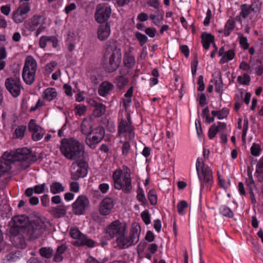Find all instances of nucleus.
Instances as JSON below:
<instances>
[{"instance_id": "obj_4", "label": "nucleus", "mask_w": 263, "mask_h": 263, "mask_svg": "<svg viewBox=\"0 0 263 263\" xmlns=\"http://www.w3.org/2000/svg\"><path fill=\"white\" fill-rule=\"evenodd\" d=\"M115 188L122 190L125 193H128L132 189L130 178V171L127 167L123 168V172L116 170L112 175Z\"/></svg>"}, {"instance_id": "obj_6", "label": "nucleus", "mask_w": 263, "mask_h": 263, "mask_svg": "<svg viewBox=\"0 0 263 263\" xmlns=\"http://www.w3.org/2000/svg\"><path fill=\"white\" fill-rule=\"evenodd\" d=\"M140 232L141 227L139 224L137 222L133 223L129 237H125L124 233L117 238L118 247L124 249L137 243L139 240Z\"/></svg>"}, {"instance_id": "obj_11", "label": "nucleus", "mask_w": 263, "mask_h": 263, "mask_svg": "<svg viewBox=\"0 0 263 263\" xmlns=\"http://www.w3.org/2000/svg\"><path fill=\"white\" fill-rule=\"evenodd\" d=\"M5 84L7 89L13 97L16 98L20 95L22 86L19 77L7 78Z\"/></svg>"}, {"instance_id": "obj_48", "label": "nucleus", "mask_w": 263, "mask_h": 263, "mask_svg": "<svg viewBox=\"0 0 263 263\" xmlns=\"http://www.w3.org/2000/svg\"><path fill=\"white\" fill-rule=\"evenodd\" d=\"M261 6V3L259 2V0H254L253 3L250 6L252 11H259Z\"/></svg>"}, {"instance_id": "obj_61", "label": "nucleus", "mask_w": 263, "mask_h": 263, "mask_svg": "<svg viewBox=\"0 0 263 263\" xmlns=\"http://www.w3.org/2000/svg\"><path fill=\"white\" fill-rule=\"evenodd\" d=\"M1 11L2 13L6 15H8L10 11V5H6L3 6L1 8Z\"/></svg>"}, {"instance_id": "obj_23", "label": "nucleus", "mask_w": 263, "mask_h": 263, "mask_svg": "<svg viewBox=\"0 0 263 263\" xmlns=\"http://www.w3.org/2000/svg\"><path fill=\"white\" fill-rule=\"evenodd\" d=\"M201 43L203 48L207 50L209 48L210 43H213L214 37L211 34L206 32H203L201 35Z\"/></svg>"}, {"instance_id": "obj_44", "label": "nucleus", "mask_w": 263, "mask_h": 263, "mask_svg": "<svg viewBox=\"0 0 263 263\" xmlns=\"http://www.w3.org/2000/svg\"><path fill=\"white\" fill-rule=\"evenodd\" d=\"M188 204L185 201L182 200L179 202L177 205V210L179 214L182 215L183 214V210L186 208Z\"/></svg>"}, {"instance_id": "obj_3", "label": "nucleus", "mask_w": 263, "mask_h": 263, "mask_svg": "<svg viewBox=\"0 0 263 263\" xmlns=\"http://www.w3.org/2000/svg\"><path fill=\"white\" fill-rule=\"evenodd\" d=\"M104 58V68L105 71L109 73L112 72L119 68L121 64V49L115 45V43L110 44L106 48Z\"/></svg>"}, {"instance_id": "obj_14", "label": "nucleus", "mask_w": 263, "mask_h": 263, "mask_svg": "<svg viewBox=\"0 0 263 263\" xmlns=\"http://www.w3.org/2000/svg\"><path fill=\"white\" fill-rule=\"evenodd\" d=\"M111 8L106 4H99L97 7L95 13L96 21L99 23L106 21L110 17Z\"/></svg>"}, {"instance_id": "obj_13", "label": "nucleus", "mask_w": 263, "mask_h": 263, "mask_svg": "<svg viewBox=\"0 0 263 263\" xmlns=\"http://www.w3.org/2000/svg\"><path fill=\"white\" fill-rule=\"evenodd\" d=\"M125 224H123L119 220H116L111 222L106 229V233L111 238L115 237H118L121 235L125 233L126 230Z\"/></svg>"}, {"instance_id": "obj_60", "label": "nucleus", "mask_w": 263, "mask_h": 263, "mask_svg": "<svg viewBox=\"0 0 263 263\" xmlns=\"http://www.w3.org/2000/svg\"><path fill=\"white\" fill-rule=\"evenodd\" d=\"M40 19H41V16L39 15H34L32 17V18L31 20V24L33 25V26L35 29L36 26L39 25Z\"/></svg>"}, {"instance_id": "obj_2", "label": "nucleus", "mask_w": 263, "mask_h": 263, "mask_svg": "<svg viewBox=\"0 0 263 263\" xmlns=\"http://www.w3.org/2000/svg\"><path fill=\"white\" fill-rule=\"evenodd\" d=\"M60 150L66 158L71 160L84 158L83 145L73 138L63 139L61 141Z\"/></svg>"}, {"instance_id": "obj_62", "label": "nucleus", "mask_w": 263, "mask_h": 263, "mask_svg": "<svg viewBox=\"0 0 263 263\" xmlns=\"http://www.w3.org/2000/svg\"><path fill=\"white\" fill-rule=\"evenodd\" d=\"M225 56L227 58V60H226L227 61L231 60L234 58V51L233 50H229L225 53V55H224L223 57Z\"/></svg>"}, {"instance_id": "obj_57", "label": "nucleus", "mask_w": 263, "mask_h": 263, "mask_svg": "<svg viewBox=\"0 0 263 263\" xmlns=\"http://www.w3.org/2000/svg\"><path fill=\"white\" fill-rule=\"evenodd\" d=\"M79 184L77 182L73 181L70 183V189L71 192L77 193L79 191Z\"/></svg>"}, {"instance_id": "obj_30", "label": "nucleus", "mask_w": 263, "mask_h": 263, "mask_svg": "<svg viewBox=\"0 0 263 263\" xmlns=\"http://www.w3.org/2000/svg\"><path fill=\"white\" fill-rule=\"evenodd\" d=\"M150 18L153 20V23L156 25H160L163 20V13L160 10L157 11V15L151 14Z\"/></svg>"}, {"instance_id": "obj_64", "label": "nucleus", "mask_w": 263, "mask_h": 263, "mask_svg": "<svg viewBox=\"0 0 263 263\" xmlns=\"http://www.w3.org/2000/svg\"><path fill=\"white\" fill-rule=\"evenodd\" d=\"M180 49L182 53L184 54L185 57L187 58L189 55V49L186 45H181L180 46Z\"/></svg>"}, {"instance_id": "obj_56", "label": "nucleus", "mask_w": 263, "mask_h": 263, "mask_svg": "<svg viewBox=\"0 0 263 263\" xmlns=\"http://www.w3.org/2000/svg\"><path fill=\"white\" fill-rule=\"evenodd\" d=\"M240 44L245 49L249 48V44L247 42V39L246 37L241 36L239 38Z\"/></svg>"}, {"instance_id": "obj_51", "label": "nucleus", "mask_w": 263, "mask_h": 263, "mask_svg": "<svg viewBox=\"0 0 263 263\" xmlns=\"http://www.w3.org/2000/svg\"><path fill=\"white\" fill-rule=\"evenodd\" d=\"M50 36H42L39 41V45L41 48H44L47 44V42H49Z\"/></svg>"}, {"instance_id": "obj_26", "label": "nucleus", "mask_w": 263, "mask_h": 263, "mask_svg": "<svg viewBox=\"0 0 263 263\" xmlns=\"http://www.w3.org/2000/svg\"><path fill=\"white\" fill-rule=\"evenodd\" d=\"M43 98L48 101L52 100L57 97V93L55 89L53 88H48L46 89L44 92Z\"/></svg>"}, {"instance_id": "obj_47", "label": "nucleus", "mask_w": 263, "mask_h": 263, "mask_svg": "<svg viewBox=\"0 0 263 263\" xmlns=\"http://www.w3.org/2000/svg\"><path fill=\"white\" fill-rule=\"evenodd\" d=\"M260 148L258 144L253 143L251 148V154L254 156H257L259 155Z\"/></svg>"}, {"instance_id": "obj_22", "label": "nucleus", "mask_w": 263, "mask_h": 263, "mask_svg": "<svg viewBox=\"0 0 263 263\" xmlns=\"http://www.w3.org/2000/svg\"><path fill=\"white\" fill-rule=\"evenodd\" d=\"M114 85L108 82H103L99 86L98 92L100 96L104 97L113 89Z\"/></svg>"}, {"instance_id": "obj_49", "label": "nucleus", "mask_w": 263, "mask_h": 263, "mask_svg": "<svg viewBox=\"0 0 263 263\" xmlns=\"http://www.w3.org/2000/svg\"><path fill=\"white\" fill-rule=\"evenodd\" d=\"M221 213L225 216L229 217H232L233 216V213L232 211L228 207L223 206L221 209Z\"/></svg>"}, {"instance_id": "obj_31", "label": "nucleus", "mask_w": 263, "mask_h": 263, "mask_svg": "<svg viewBox=\"0 0 263 263\" xmlns=\"http://www.w3.org/2000/svg\"><path fill=\"white\" fill-rule=\"evenodd\" d=\"M40 255L45 258H50L53 254V250L50 248L43 247L39 250Z\"/></svg>"}, {"instance_id": "obj_55", "label": "nucleus", "mask_w": 263, "mask_h": 263, "mask_svg": "<svg viewBox=\"0 0 263 263\" xmlns=\"http://www.w3.org/2000/svg\"><path fill=\"white\" fill-rule=\"evenodd\" d=\"M198 85H199V87L198 88V90L199 91H202L204 89V84L203 82V77L202 76H200L198 78Z\"/></svg>"}, {"instance_id": "obj_16", "label": "nucleus", "mask_w": 263, "mask_h": 263, "mask_svg": "<svg viewBox=\"0 0 263 263\" xmlns=\"http://www.w3.org/2000/svg\"><path fill=\"white\" fill-rule=\"evenodd\" d=\"M114 207L112 199L110 198H104L99 205V212L102 215H108Z\"/></svg>"}, {"instance_id": "obj_32", "label": "nucleus", "mask_w": 263, "mask_h": 263, "mask_svg": "<svg viewBox=\"0 0 263 263\" xmlns=\"http://www.w3.org/2000/svg\"><path fill=\"white\" fill-rule=\"evenodd\" d=\"M92 133L93 134L94 136H96L97 139H99L101 141L104 138L105 130L102 127L98 126L93 130Z\"/></svg>"}, {"instance_id": "obj_58", "label": "nucleus", "mask_w": 263, "mask_h": 263, "mask_svg": "<svg viewBox=\"0 0 263 263\" xmlns=\"http://www.w3.org/2000/svg\"><path fill=\"white\" fill-rule=\"evenodd\" d=\"M145 33L151 37H154L157 32L156 29L147 28L145 30Z\"/></svg>"}, {"instance_id": "obj_17", "label": "nucleus", "mask_w": 263, "mask_h": 263, "mask_svg": "<svg viewBox=\"0 0 263 263\" xmlns=\"http://www.w3.org/2000/svg\"><path fill=\"white\" fill-rule=\"evenodd\" d=\"M126 132L129 133L130 139L134 138V133H133V128L132 125V123L127 122V121L122 119L121 120L118 125V133L121 134Z\"/></svg>"}, {"instance_id": "obj_46", "label": "nucleus", "mask_w": 263, "mask_h": 263, "mask_svg": "<svg viewBox=\"0 0 263 263\" xmlns=\"http://www.w3.org/2000/svg\"><path fill=\"white\" fill-rule=\"evenodd\" d=\"M148 200L152 205H155L157 204V198L155 192L153 190L149 191L148 196Z\"/></svg>"}, {"instance_id": "obj_37", "label": "nucleus", "mask_w": 263, "mask_h": 263, "mask_svg": "<svg viewBox=\"0 0 263 263\" xmlns=\"http://www.w3.org/2000/svg\"><path fill=\"white\" fill-rule=\"evenodd\" d=\"M241 10L240 15L244 18H246L249 15L251 11H252L250 7H248L246 4H243L241 6Z\"/></svg>"}, {"instance_id": "obj_43", "label": "nucleus", "mask_w": 263, "mask_h": 263, "mask_svg": "<svg viewBox=\"0 0 263 263\" xmlns=\"http://www.w3.org/2000/svg\"><path fill=\"white\" fill-rule=\"evenodd\" d=\"M219 132L215 124L211 126L208 132V136L210 139H212L215 137L217 133Z\"/></svg>"}, {"instance_id": "obj_28", "label": "nucleus", "mask_w": 263, "mask_h": 263, "mask_svg": "<svg viewBox=\"0 0 263 263\" xmlns=\"http://www.w3.org/2000/svg\"><path fill=\"white\" fill-rule=\"evenodd\" d=\"M64 190V187L60 182H54L50 185V191L53 194L59 193Z\"/></svg>"}, {"instance_id": "obj_19", "label": "nucleus", "mask_w": 263, "mask_h": 263, "mask_svg": "<svg viewBox=\"0 0 263 263\" xmlns=\"http://www.w3.org/2000/svg\"><path fill=\"white\" fill-rule=\"evenodd\" d=\"M110 33V25L108 23L101 25L98 29V37L101 41L106 40Z\"/></svg>"}, {"instance_id": "obj_39", "label": "nucleus", "mask_w": 263, "mask_h": 263, "mask_svg": "<svg viewBox=\"0 0 263 263\" xmlns=\"http://www.w3.org/2000/svg\"><path fill=\"white\" fill-rule=\"evenodd\" d=\"M201 116L203 118H205V120L207 123H212L214 121V118L210 117L209 109L208 107L202 110Z\"/></svg>"}, {"instance_id": "obj_54", "label": "nucleus", "mask_w": 263, "mask_h": 263, "mask_svg": "<svg viewBox=\"0 0 263 263\" xmlns=\"http://www.w3.org/2000/svg\"><path fill=\"white\" fill-rule=\"evenodd\" d=\"M218 112V119H222L226 117L229 114V109L227 108H223Z\"/></svg>"}, {"instance_id": "obj_1", "label": "nucleus", "mask_w": 263, "mask_h": 263, "mask_svg": "<svg viewBox=\"0 0 263 263\" xmlns=\"http://www.w3.org/2000/svg\"><path fill=\"white\" fill-rule=\"evenodd\" d=\"M36 160V155L26 147L5 152L0 159V174L8 172L11 168V163L15 161H22V167L25 169Z\"/></svg>"}, {"instance_id": "obj_41", "label": "nucleus", "mask_w": 263, "mask_h": 263, "mask_svg": "<svg viewBox=\"0 0 263 263\" xmlns=\"http://www.w3.org/2000/svg\"><path fill=\"white\" fill-rule=\"evenodd\" d=\"M223 82L222 81V78L220 75V73H219V78L218 80H216L215 81V91L217 92H222V87H223Z\"/></svg>"}, {"instance_id": "obj_7", "label": "nucleus", "mask_w": 263, "mask_h": 263, "mask_svg": "<svg viewBox=\"0 0 263 263\" xmlns=\"http://www.w3.org/2000/svg\"><path fill=\"white\" fill-rule=\"evenodd\" d=\"M36 69V61L31 56H28L26 58L22 71V78L26 84L31 85L33 83Z\"/></svg>"}, {"instance_id": "obj_18", "label": "nucleus", "mask_w": 263, "mask_h": 263, "mask_svg": "<svg viewBox=\"0 0 263 263\" xmlns=\"http://www.w3.org/2000/svg\"><path fill=\"white\" fill-rule=\"evenodd\" d=\"M89 104L95 108L93 111V115L96 118H99L103 115L106 111V107L102 103L97 102L94 100H90Z\"/></svg>"}, {"instance_id": "obj_8", "label": "nucleus", "mask_w": 263, "mask_h": 263, "mask_svg": "<svg viewBox=\"0 0 263 263\" xmlns=\"http://www.w3.org/2000/svg\"><path fill=\"white\" fill-rule=\"evenodd\" d=\"M88 164L83 158L76 160L72 163L70 167L71 178L77 180L80 178H83L87 174Z\"/></svg>"}, {"instance_id": "obj_42", "label": "nucleus", "mask_w": 263, "mask_h": 263, "mask_svg": "<svg viewBox=\"0 0 263 263\" xmlns=\"http://www.w3.org/2000/svg\"><path fill=\"white\" fill-rule=\"evenodd\" d=\"M26 17L23 14L20 13L17 10H16L13 15V19L16 23H22Z\"/></svg>"}, {"instance_id": "obj_45", "label": "nucleus", "mask_w": 263, "mask_h": 263, "mask_svg": "<svg viewBox=\"0 0 263 263\" xmlns=\"http://www.w3.org/2000/svg\"><path fill=\"white\" fill-rule=\"evenodd\" d=\"M75 114L80 116L84 115L86 111V107L84 105H77L75 107Z\"/></svg>"}, {"instance_id": "obj_12", "label": "nucleus", "mask_w": 263, "mask_h": 263, "mask_svg": "<svg viewBox=\"0 0 263 263\" xmlns=\"http://www.w3.org/2000/svg\"><path fill=\"white\" fill-rule=\"evenodd\" d=\"M70 235L74 239H77L78 240L75 242V244L81 246H87L89 247H92L94 246V241L89 239L86 235L81 233L78 228H71L70 232Z\"/></svg>"}, {"instance_id": "obj_36", "label": "nucleus", "mask_w": 263, "mask_h": 263, "mask_svg": "<svg viewBox=\"0 0 263 263\" xmlns=\"http://www.w3.org/2000/svg\"><path fill=\"white\" fill-rule=\"evenodd\" d=\"M250 80V77L247 73L243 74L242 76H238L237 78V81L240 84L246 85L249 84Z\"/></svg>"}, {"instance_id": "obj_15", "label": "nucleus", "mask_w": 263, "mask_h": 263, "mask_svg": "<svg viewBox=\"0 0 263 263\" xmlns=\"http://www.w3.org/2000/svg\"><path fill=\"white\" fill-rule=\"evenodd\" d=\"M28 127L29 130L32 133V138L34 141H39L43 138L45 131L36 124L34 119H31L29 121Z\"/></svg>"}, {"instance_id": "obj_27", "label": "nucleus", "mask_w": 263, "mask_h": 263, "mask_svg": "<svg viewBox=\"0 0 263 263\" xmlns=\"http://www.w3.org/2000/svg\"><path fill=\"white\" fill-rule=\"evenodd\" d=\"M127 82L128 78L124 76H118L114 80V83L116 85V86L119 89H121L124 87L127 84Z\"/></svg>"}, {"instance_id": "obj_21", "label": "nucleus", "mask_w": 263, "mask_h": 263, "mask_svg": "<svg viewBox=\"0 0 263 263\" xmlns=\"http://www.w3.org/2000/svg\"><path fill=\"white\" fill-rule=\"evenodd\" d=\"M14 224L20 228H26L29 223V218L24 215L15 216L12 219Z\"/></svg>"}, {"instance_id": "obj_5", "label": "nucleus", "mask_w": 263, "mask_h": 263, "mask_svg": "<svg viewBox=\"0 0 263 263\" xmlns=\"http://www.w3.org/2000/svg\"><path fill=\"white\" fill-rule=\"evenodd\" d=\"M46 229V225L41 219L37 218L30 221L23 229L24 234L29 240H34L42 236Z\"/></svg>"}, {"instance_id": "obj_10", "label": "nucleus", "mask_w": 263, "mask_h": 263, "mask_svg": "<svg viewBox=\"0 0 263 263\" xmlns=\"http://www.w3.org/2000/svg\"><path fill=\"white\" fill-rule=\"evenodd\" d=\"M89 206V201L88 198L85 195H81L72 203V212L77 215H83Z\"/></svg>"}, {"instance_id": "obj_50", "label": "nucleus", "mask_w": 263, "mask_h": 263, "mask_svg": "<svg viewBox=\"0 0 263 263\" xmlns=\"http://www.w3.org/2000/svg\"><path fill=\"white\" fill-rule=\"evenodd\" d=\"M141 217L142 220L146 224H148L151 223L149 214L147 211H144L141 213Z\"/></svg>"}, {"instance_id": "obj_63", "label": "nucleus", "mask_w": 263, "mask_h": 263, "mask_svg": "<svg viewBox=\"0 0 263 263\" xmlns=\"http://www.w3.org/2000/svg\"><path fill=\"white\" fill-rule=\"evenodd\" d=\"M257 62L258 64L257 65V66L255 68L256 73L258 76H261L263 73V66L260 62L257 61Z\"/></svg>"}, {"instance_id": "obj_25", "label": "nucleus", "mask_w": 263, "mask_h": 263, "mask_svg": "<svg viewBox=\"0 0 263 263\" xmlns=\"http://www.w3.org/2000/svg\"><path fill=\"white\" fill-rule=\"evenodd\" d=\"M235 22L234 18L229 19L224 26L223 31H219V32H223L225 36H228L235 27Z\"/></svg>"}, {"instance_id": "obj_24", "label": "nucleus", "mask_w": 263, "mask_h": 263, "mask_svg": "<svg viewBox=\"0 0 263 263\" xmlns=\"http://www.w3.org/2000/svg\"><path fill=\"white\" fill-rule=\"evenodd\" d=\"M50 212L54 217L59 218L65 215L66 209L65 206L59 205L57 207L52 208Z\"/></svg>"}, {"instance_id": "obj_34", "label": "nucleus", "mask_w": 263, "mask_h": 263, "mask_svg": "<svg viewBox=\"0 0 263 263\" xmlns=\"http://www.w3.org/2000/svg\"><path fill=\"white\" fill-rule=\"evenodd\" d=\"M25 228H20L16 227V225L13 224L10 229V233L11 235L14 236V237L18 235H21L20 233L24 234V230Z\"/></svg>"}, {"instance_id": "obj_38", "label": "nucleus", "mask_w": 263, "mask_h": 263, "mask_svg": "<svg viewBox=\"0 0 263 263\" xmlns=\"http://www.w3.org/2000/svg\"><path fill=\"white\" fill-rule=\"evenodd\" d=\"M135 36L137 39L139 41L140 45L141 46H143L148 41L147 37L140 32H136Z\"/></svg>"}, {"instance_id": "obj_40", "label": "nucleus", "mask_w": 263, "mask_h": 263, "mask_svg": "<svg viewBox=\"0 0 263 263\" xmlns=\"http://www.w3.org/2000/svg\"><path fill=\"white\" fill-rule=\"evenodd\" d=\"M26 126L25 125H21L18 126V127L15 130V134L16 137L17 138H22L24 136V133L26 130Z\"/></svg>"}, {"instance_id": "obj_33", "label": "nucleus", "mask_w": 263, "mask_h": 263, "mask_svg": "<svg viewBox=\"0 0 263 263\" xmlns=\"http://www.w3.org/2000/svg\"><path fill=\"white\" fill-rule=\"evenodd\" d=\"M100 141L99 139H97L96 136H94L91 138H89L88 136H87L85 139L86 143L92 148H95L96 144L99 143Z\"/></svg>"}, {"instance_id": "obj_53", "label": "nucleus", "mask_w": 263, "mask_h": 263, "mask_svg": "<svg viewBox=\"0 0 263 263\" xmlns=\"http://www.w3.org/2000/svg\"><path fill=\"white\" fill-rule=\"evenodd\" d=\"M30 8L28 5L21 6L16 10L24 16L29 12Z\"/></svg>"}, {"instance_id": "obj_35", "label": "nucleus", "mask_w": 263, "mask_h": 263, "mask_svg": "<svg viewBox=\"0 0 263 263\" xmlns=\"http://www.w3.org/2000/svg\"><path fill=\"white\" fill-rule=\"evenodd\" d=\"M14 241L18 247L24 248L26 246L24 237L21 234L15 236L14 238Z\"/></svg>"}, {"instance_id": "obj_29", "label": "nucleus", "mask_w": 263, "mask_h": 263, "mask_svg": "<svg viewBox=\"0 0 263 263\" xmlns=\"http://www.w3.org/2000/svg\"><path fill=\"white\" fill-rule=\"evenodd\" d=\"M135 63V58L129 53L126 52L124 59V63L128 68L132 67Z\"/></svg>"}, {"instance_id": "obj_59", "label": "nucleus", "mask_w": 263, "mask_h": 263, "mask_svg": "<svg viewBox=\"0 0 263 263\" xmlns=\"http://www.w3.org/2000/svg\"><path fill=\"white\" fill-rule=\"evenodd\" d=\"M256 172L258 174H262L263 173V157L257 163Z\"/></svg>"}, {"instance_id": "obj_52", "label": "nucleus", "mask_w": 263, "mask_h": 263, "mask_svg": "<svg viewBox=\"0 0 263 263\" xmlns=\"http://www.w3.org/2000/svg\"><path fill=\"white\" fill-rule=\"evenodd\" d=\"M46 185L45 183L35 185L33 189L34 192L36 194H41L44 192L45 191Z\"/></svg>"}, {"instance_id": "obj_20", "label": "nucleus", "mask_w": 263, "mask_h": 263, "mask_svg": "<svg viewBox=\"0 0 263 263\" xmlns=\"http://www.w3.org/2000/svg\"><path fill=\"white\" fill-rule=\"evenodd\" d=\"M92 126L93 122L91 120H83L81 126V130L82 134L87 136H89L92 133Z\"/></svg>"}, {"instance_id": "obj_9", "label": "nucleus", "mask_w": 263, "mask_h": 263, "mask_svg": "<svg viewBox=\"0 0 263 263\" xmlns=\"http://www.w3.org/2000/svg\"><path fill=\"white\" fill-rule=\"evenodd\" d=\"M204 163L202 158H198L196 163V168L199 179L206 183H210L213 180L212 171L206 167L204 168Z\"/></svg>"}]
</instances>
